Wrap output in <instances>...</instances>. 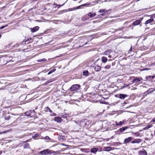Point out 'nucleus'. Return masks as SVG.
Here are the masks:
<instances>
[{"label":"nucleus","mask_w":155,"mask_h":155,"mask_svg":"<svg viewBox=\"0 0 155 155\" xmlns=\"http://www.w3.org/2000/svg\"><path fill=\"white\" fill-rule=\"evenodd\" d=\"M141 142L142 140L140 139H136L133 141H131V143H139Z\"/></svg>","instance_id":"nucleus-15"},{"label":"nucleus","mask_w":155,"mask_h":155,"mask_svg":"<svg viewBox=\"0 0 155 155\" xmlns=\"http://www.w3.org/2000/svg\"><path fill=\"white\" fill-rule=\"evenodd\" d=\"M50 108L48 107H46L45 108V110L46 111H49V110H50Z\"/></svg>","instance_id":"nucleus-34"},{"label":"nucleus","mask_w":155,"mask_h":155,"mask_svg":"<svg viewBox=\"0 0 155 155\" xmlns=\"http://www.w3.org/2000/svg\"><path fill=\"white\" fill-rule=\"evenodd\" d=\"M110 0H105L104 2H110Z\"/></svg>","instance_id":"nucleus-39"},{"label":"nucleus","mask_w":155,"mask_h":155,"mask_svg":"<svg viewBox=\"0 0 155 155\" xmlns=\"http://www.w3.org/2000/svg\"><path fill=\"white\" fill-rule=\"evenodd\" d=\"M138 153L141 155H147V153L146 151L143 149L142 150H140L138 151Z\"/></svg>","instance_id":"nucleus-6"},{"label":"nucleus","mask_w":155,"mask_h":155,"mask_svg":"<svg viewBox=\"0 0 155 155\" xmlns=\"http://www.w3.org/2000/svg\"><path fill=\"white\" fill-rule=\"evenodd\" d=\"M1 153H1V152H0V155L1 154Z\"/></svg>","instance_id":"nucleus-52"},{"label":"nucleus","mask_w":155,"mask_h":155,"mask_svg":"<svg viewBox=\"0 0 155 155\" xmlns=\"http://www.w3.org/2000/svg\"><path fill=\"white\" fill-rule=\"evenodd\" d=\"M152 122H155V117L153 118L152 120Z\"/></svg>","instance_id":"nucleus-37"},{"label":"nucleus","mask_w":155,"mask_h":155,"mask_svg":"<svg viewBox=\"0 0 155 155\" xmlns=\"http://www.w3.org/2000/svg\"><path fill=\"white\" fill-rule=\"evenodd\" d=\"M154 15H155V14Z\"/></svg>","instance_id":"nucleus-57"},{"label":"nucleus","mask_w":155,"mask_h":155,"mask_svg":"<svg viewBox=\"0 0 155 155\" xmlns=\"http://www.w3.org/2000/svg\"><path fill=\"white\" fill-rule=\"evenodd\" d=\"M98 150V148H94L91 149V153H95Z\"/></svg>","instance_id":"nucleus-19"},{"label":"nucleus","mask_w":155,"mask_h":155,"mask_svg":"<svg viewBox=\"0 0 155 155\" xmlns=\"http://www.w3.org/2000/svg\"><path fill=\"white\" fill-rule=\"evenodd\" d=\"M7 26H8V25H6L5 26H2L1 27V28H0V29H3L4 28H5V27H7Z\"/></svg>","instance_id":"nucleus-35"},{"label":"nucleus","mask_w":155,"mask_h":155,"mask_svg":"<svg viewBox=\"0 0 155 155\" xmlns=\"http://www.w3.org/2000/svg\"><path fill=\"white\" fill-rule=\"evenodd\" d=\"M11 117L10 116H8L7 117H6L5 118V120H8L10 119Z\"/></svg>","instance_id":"nucleus-33"},{"label":"nucleus","mask_w":155,"mask_h":155,"mask_svg":"<svg viewBox=\"0 0 155 155\" xmlns=\"http://www.w3.org/2000/svg\"><path fill=\"white\" fill-rule=\"evenodd\" d=\"M104 9H101L98 11L99 13H103L105 12Z\"/></svg>","instance_id":"nucleus-31"},{"label":"nucleus","mask_w":155,"mask_h":155,"mask_svg":"<svg viewBox=\"0 0 155 155\" xmlns=\"http://www.w3.org/2000/svg\"><path fill=\"white\" fill-rule=\"evenodd\" d=\"M72 122L76 124V125H75V128L76 129L77 128H78V129H79V128L81 127L80 122L75 121H73Z\"/></svg>","instance_id":"nucleus-4"},{"label":"nucleus","mask_w":155,"mask_h":155,"mask_svg":"<svg viewBox=\"0 0 155 155\" xmlns=\"http://www.w3.org/2000/svg\"><path fill=\"white\" fill-rule=\"evenodd\" d=\"M111 52V50H108L106 51H105L104 52V54L106 55H108L109 54L110 52Z\"/></svg>","instance_id":"nucleus-25"},{"label":"nucleus","mask_w":155,"mask_h":155,"mask_svg":"<svg viewBox=\"0 0 155 155\" xmlns=\"http://www.w3.org/2000/svg\"><path fill=\"white\" fill-rule=\"evenodd\" d=\"M124 120H123L122 121H120L119 123H117V121H116L115 123L117 126H121L123 124H124L125 123Z\"/></svg>","instance_id":"nucleus-13"},{"label":"nucleus","mask_w":155,"mask_h":155,"mask_svg":"<svg viewBox=\"0 0 155 155\" xmlns=\"http://www.w3.org/2000/svg\"><path fill=\"white\" fill-rule=\"evenodd\" d=\"M24 149L29 148H30L29 144L28 143H26L23 146Z\"/></svg>","instance_id":"nucleus-23"},{"label":"nucleus","mask_w":155,"mask_h":155,"mask_svg":"<svg viewBox=\"0 0 155 155\" xmlns=\"http://www.w3.org/2000/svg\"><path fill=\"white\" fill-rule=\"evenodd\" d=\"M80 85L78 84L72 85L70 88V90L72 91H76L80 89Z\"/></svg>","instance_id":"nucleus-1"},{"label":"nucleus","mask_w":155,"mask_h":155,"mask_svg":"<svg viewBox=\"0 0 155 155\" xmlns=\"http://www.w3.org/2000/svg\"><path fill=\"white\" fill-rule=\"evenodd\" d=\"M101 67L98 65L96 66L94 68L95 70L97 72L101 70Z\"/></svg>","instance_id":"nucleus-18"},{"label":"nucleus","mask_w":155,"mask_h":155,"mask_svg":"<svg viewBox=\"0 0 155 155\" xmlns=\"http://www.w3.org/2000/svg\"><path fill=\"white\" fill-rule=\"evenodd\" d=\"M112 147H104L103 148V150L105 151H108L112 150Z\"/></svg>","instance_id":"nucleus-16"},{"label":"nucleus","mask_w":155,"mask_h":155,"mask_svg":"<svg viewBox=\"0 0 155 155\" xmlns=\"http://www.w3.org/2000/svg\"><path fill=\"white\" fill-rule=\"evenodd\" d=\"M44 139H45V140H51V139L48 136H46L45 137V138H44Z\"/></svg>","instance_id":"nucleus-29"},{"label":"nucleus","mask_w":155,"mask_h":155,"mask_svg":"<svg viewBox=\"0 0 155 155\" xmlns=\"http://www.w3.org/2000/svg\"><path fill=\"white\" fill-rule=\"evenodd\" d=\"M79 8V7H77V8H74V9L75 10L76 9H78Z\"/></svg>","instance_id":"nucleus-42"},{"label":"nucleus","mask_w":155,"mask_h":155,"mask_svg":"<svg viewBox=\"0 0 155 155\" xmlns=\"http://www.w3.org/2000/svg\"><path fill=\"white\" fill-rule=\"evenodd\" d=\"M155 90V88H151L149 89L148 90H147L144 93V94L145 95H147V94H149L150 93H151L152 92H153Z\"/></svg>","instance_id":"nucleus-3"},{"label":"nucleus","mask_w":155,"mask_h":155,"mask_svg":"<svg viewBox=\"0 0 155 155\" xmlns=\"http://www.w3.org/2000/svg\"><path fill=\"white\" fill-rule=\"evenodd\" d=\"M38 136V134H35L34 136L35 137H37Z\"/></svg>","instance_id":"nucleus-41"},{"label":"nucleus","mask_w":155,"mask_h":155,"mask_svg":"<svg viewBox=\"0 0 155 155\" xmlns=\"http://www.w3.org/2000/svg\"><path fill=\"white\" fill-rule=\"evenodd\" d=\"M87 150V149H84V148L81 149V150L82 151L84 152H87L86 150Z\"/></svg>","instance_id":"nucleus-32"},{"label":"nucleus","mask_w":155,"mask_h":155,"mask_svg":"<svg viewBox=\"0 0 155 155\" xmlns=\"http://www.w3.org/2000/svg\"><path fill=\"white\" fill-rule=\"evenodd\" d=\"M141 21V20L137 19L133 23V25L134 26H136L139 25Z\"/></svg>","instance_id":"nucleus-7"},{"label":"nucleus","mask_w":155,"mask_h":155,"mask_svg":"<svg viewBox=\"0 0 155 155\" xmlns=\"http://www.w3.org/2000/svg\"><path fill=\"white\" fill-rule=\"evenodd\" d=\"M155 77V74L153 75H149L146 76V79L148 81H150L151 80V78H153Z\"/></svg>","instance_id":"nucleus-9"},{"label":"nucleus","mask_w":155,"mask_h":155,"mask_svg":"<svg viewBox=\"0 0 155 155\" xmlns=\"http://www.w3.org/2000/svg\"><path fill=\"white\" fill-rule=\"evenodd\" d=\"M49 111L50 112V113H52V112L51 110L50 109V110H49Z\"/></svg>","instance_id":"nucleus-44"},{"label":"nucleus","mask_w":155,"mask_h":155,"mask_svg":"<svg viewBox=\"0 0 155 155\" xmlns=\"http://www.w3.org/2000/svg\"><path fill=\"white\" fill-rule=\"evenodd\" d=\"M133 139V137H129L127 138H126L124 140V143H129Z\"/></svg>","instance_id":"nucleus-5"},{"label":"nucleus","mask_w":155,"mask_h":155,"mask_svg":"<svg viewBox=\"0 0 155 155\" xmlns=\"http://www.w3.org/2000/svg\"><path fill=\"white\" fill-rule=\"evenodd\" d=\"M112 65L113 66L114 65V63H112Z\"/></svg>","instance_id":"nucleus-47"},{"label":"nucleus","mask_w":155,"mask_h":155,"mask_svg":"<svg viewBox=\"0 0 155 155\" xmlns=\"http://www.w3.org/2000/svg\"><path fill=\"white\" fill-rule=\"evenodd\" d=\"M54 120L57 122L60 123L61 121V119L60 117H56L54 118Z\"/></svg>","instance_id":"nucleus-14"},{"label":"nucleus","mask_w":155,"mask_h":155,"mask_svg":"<svg viewBox=\"0 0 155 155\" xmlns=\"http://www.w3.org/2000/svg\"><path fill=\"white\" fill-rule=\"evenodd\" d=\"M87 5V4H84L82 5H82L83 6H86Z\"/></svg>","instance_id":"nucleus-43"},{"label":"nucleus","mask_w":155,"mask_h":155,"mask_svg":"<svg viewBox=\"0 0 155 155\" xmlns=\"http://www.w3.org/2000/svg\"><path fill=\"white\" fill-rule=\"evenodd\" d=\"M83 74L84 76H87L88 75L89 72L87 70H84L83 71Z\"/></svg>","instance_id":"nucleus-21"},{"label":"nucleus","mask_w":155,"mask_h":155,"mask_svg":"<svg viewBox=\"0 0 155 155\" xmlns=\"http://www.w3.org/2000/svg\"><path fill=\"white\" fill-rule=\"evenodd\" d=\"M128 128L129 127L127 126L124 127L120 128L119 129L118 131L122 133Z\"/></svg>","instance_id":"nucleus-11"},{"label":"nucleus","mask_w":155,"mask_h":155,"mask_svg":"<svg viewBox=\"0 0 155 155\" xmlns=\"http://www.w3.org/2000/svg\"><path fill=\"white\" fill-rule=\"evenodd\" d=\"M46 60V59H45V58H43L42 59H39L38 61V62H42V61H45Z\"/></svg>","instance_id":"nucleus-30"},{"label":"nucleus","mask_w":155,"mask_h":155,"mask_svg":"<svg viewBox=\"0 0 155 155\" xmlns=\"http://www.w3.org/2000/svg\"><path fill=\"white\" fill-rule=\"evenodd\" d=\"M1 35L0 34V38H1Z\"/></svg>","instance_id":"nucleus-50"},{"label":"nucleus","mask_w":155,"mask_h":155,"mask_svg":"<svg viewBox=\"0 0 155 155\" xmlns=\"http://www.w3.org/2000/svg\"><path fill=\"white\" fill-rule=\"evenodd\" d=\"M129 52H131L132 51V47L131 46L130 49L129 50Z\"/></svg>","instance_id":"nucleus-36"},{"label":"nucleus","mask_w":155,"mask_h":155,"mask_svg":"<svg viewBox=\"0 0 155 155\" xmlns=\"http://www.w3.org/2000/svg\"><path fill=\"white\" fill-rule=\"evenodd\" d=\"M153 21V19H149L147 20L145 22V24H147L148 23H150L152 22Z\"/></svg>","instance_id":"nucleus-22"},{"label":"nucleus","mask_w":155,"mask_h":155,"mask_svg":"<svg viewBox=\"0 0 155 155\" xmlns=\"http://www.w3.org/2000/svg\"><path fill=\"white\" fill-rule=\"evenodd\" d=\"M56 69L55 68L53 69V70H52L50 71H49L48 72V74H51L53 72L55 71H56Z\"/></svg>","instance_id":"nucleus-27"},{"label":"nucleus","mask_w":155,"mask_h":155,"mask_svg":"<svg viewBox=\"0 0 155 155\" xmlns=\"http://www.w3.org/2000/svg\"><path fill=\"white\" fill-rule=\"evenodd\" d=\"M142 80V78L141 77H140L139 78L136 77L133 80L132 82L133 83H137L140 81Z\"/></svg>","instance_id":"nucleus-2"},{"label":"nucleus","mask_w":155,"mask_h":155,"mask_svg":"<svg viewBox=\"0 0 155 155\" xmlns=\"http://www.w3.org/2000/svg\"><path fill=\"white\" fill-rule=\"evenodd\" d=\"M128 96L126 94H120L118 97L121 99H124L126 97H127Z\"/></svg>","instance_id":"nucleus-12"},{"label":"nucleus","mask_w":155,"mask_h":155,"mask_svg":"<svg viewBox=\"0 0 155 155\" xmlns=\"http://www.w3.org/2000/svg\"><path fill=\"white\" fill-rule=\"evenodd\" d=\"M49 82H48V81H47V82H46V84H48V83Z\"/></svg>","instance_id":"nucleus-48"},{"label":"nucleus","mask_w":155,"mask_h":155,"mask_svg":"<svg viewBox=\"0 0 155 155\" xmlns=\"http://www.w3.org/2000/svg\"><path fill=\"white\" fill-rule=\"evenodd\" d=\"M49 150L47 149L46 150H43L41 151V153L42 155H46L49 153Z\"/></svg>","instance_id":"nucleus-10"},{"label":"nucleus","mask_w":155,"mask_h":155,"mask_svg":"<svg viewBox=\"0 0 155 155\" xmlns=\"http://www.w3.org/2000/svg\"><path fill=\"white\" fill-rule=\"evenodd\" d=\"M105 13H102V14H100V15H101V16H104L105 15Z\"/></svg>","instance_id":"nucleus-40"},{"label":"nucleus","mask_w":155,"mask_h":155,"mask_svg":"<svg viewBox=\"0 0 155 155\" xmlns=\"http://www.w3.org/2000/svg\"><path fill=\"white\" fill-rule=\"evenodd\" d=\"M64 145V146H66L67 145H65V144H63Z\"/></svg>","instance_id":"nucleus-53"},{"label":"nucleus","mask_w":155,"mask_h":155,"mask_svg":"<svg viewBox=\"0 0 155 155\" xmlns=\"http://www.w3.org/2000/svg\"><path fill=\"white\" fill-rule=\"evenodd\" d=\"M110 67V65H108L104 67V68L106 69H109Z\"/></svg>","instance_id":"nucleus-28"},{"label":"nucleus","mask_w":155,"mask_h":155,"mask_svg":"<svg viewBox=\"0 0 155 155\" xmlns=\"http://www.w3.org/2000/svg\"><path fill=\"white\" fill-rule=\"evenodd\" d=\"M39 27L38 26H36L33 28H31V31L32 32H34L37 31L39 29Z\"/></svg>","instance_id":"nucleus-8"},{"label":"nucleus","mask_w":155,"mask_h":155,"mask_svg":"<svg viewBox=\"0 0 155 155\" xmlns=\"http://www.w3.org/2000/svg\"><path fill=\"white\" fill-rule=\"evenodd\" d=\"M128 85H127V86H128Z\"/></svg>","instance_id":"nucleus-54"},{"label":"nucleus","mask_w":155,"mask_h":155,"mask_svg":"<svg viewBox=\"0 0 155 155\" xmlns=\"http://www.w3.org/2000/svg\"><path fill=\"white\" fill-rule=\"evenodd\" d=\"M109 58H110V57H111V56H110V55H109Z\"/></svg>","instance_id":"nucleus-49"},{"label":"nucleus","mask_w":155,"mask_h":155,"mask_svg":"<svg viewBox=\"0 0 155 155\" xmlns=\"http://www.w3.org/2000/svg\"><path fill=\"white\" fill-rule=\"evenodd\" d=\"M101 60L103 63H106L107 61V58L105 57H102L101 58Z\"/></svg>","instance_id":"nucleus-20"},{"label":"nucleus","mask_w":155,"mask_h":155,"mask_svg":"<svg viewBox=\"0 0 155 155\" xmlns=\"http://www.w3.org/2000/svg\"><path fill=\"white\" fill-rule=\"evenodd\" d=\"M64 4H65V3H64L62 5H59V6H60V7L61 6H63V5Z\"/></svg>","instance_id":"nucleus-46"},{"label":"nucleus","mask_w":155,"mask_h":155,"mask_svg":"<svg viewBox=\"0 0 155 155\" xmlns=\"http://www.w3.org/2000/svg\"><path fill=\"white\" fill-rule=\"evenodd\" d=\"M32 112H35V110H33L32 111L30 110L28 111L25 112V114L27 116H29L31 114V113Z\"/></svg>","instance_id":"nucleus-17"},{"label":"nucleus","mask_w":155,"mask_h":155,"mask_svg":"<svg viewBox=\"0 0 155 155\" xmlns=\"http://www.w3.org/2000/svg\"><path fill=\"white\" fill-rule=\"evenodd\" d=\"M119 30H121V29H120Z\"/></svg>","instance_id":"nucleus-55"},{"label":"nucleus","mask_w":155,"mask_h":155,"mask_svg":"<svg viewBox=\"0 0 155 155\" xmlns=\"http://www.w3.org/2000/svg\"><path fill=\"white\" fill-rule=\"evenodd\" d=\"M88 15L89 16H90L91 17H94L95 15V13H91V12H90L88 13Z\"/></svg>","instance_id":"nucleus-24"},{"label":"nucleus","mask_w":155,"mask_h":155,"mask_svg":"<svg viewBox=\"0 0 155 155\" xmlns=\"http://www.w3.org/2000/svg\"><path fill=\"white\" fill-rule=\"evenodd\" d=\"M28 141V140H27L26 141V142H27V141Z\"/></svg>","instance_id":"nucleus-56"},{"label":"nucleus","mask_w":155,"mask_h":155,"mask_svg":"<svg viewBox=\"0 0 155 155\" xmlns=\"http://www.w3.org/2000/svg\"><path fill=\"white\" fill-rule=\"evenodd\" d=\"M151 125H148L145 127H144L143 128V130H147V129H149V128H150L151 127Z\"/></svg>","instance_id":"nucleus-26"},{"label":"nucleus","mask_w":155,"mask_h":155,"mask_svg":"<svg viewBox=\"0 0 155 155\" xmlns=\"http://www.w3.org/2000/svg\"><path fill=\"white\" fill-rule=\"evenodd\" d=\"M149 69L148 68H144L143 69V71L148 70H149Z\"/></svg>","instance_id":"nucleus-38"},{"label":"nucleus","mask_w":155,"mask_h":155,"mask_svg":"<svg viewBox=\"0 0 155 155\" xmlns=\"http://www.w3.org/2000/svg\"><path fill=\"white\" fill-rule=\"evenodd\" d=\"M56 115V114H55V113H53V116H55Z\"/></svg>","instance_id":"nucleus-45"},{"label":"nucleus","mask_w":155,"mask_h":155,"mask_svg":"<svg viewBox=\"0 0 155 155\" xmlns=\"http://www.w3.org/2000/svg\"><path fill=\"white\" fill-rule=\"evenodd\" d=\"M124 104H126V103H125V102H124Z\"/></svg>","instance_id":"nucleus-51"}]
</instances>
